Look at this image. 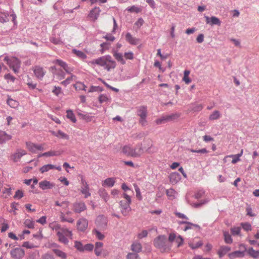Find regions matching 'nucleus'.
Returning <instances> with one entry per match:
<instances>
[{
  "mask_svg": "<svg viewBox=\"0 0 259 259\" xmlns=\"http://www.w3.org/2000/svg\"><path fill=\"white\" fill-rule=\"evenodd\" d=\"M175 190L172 188L166 190V194L168 197H175Z\"/></svg>",
  "mask_w": 259,
  "mask_h": 259,
  "instance_id": "obj_58",
  "label": "nucleus"
},
{
  "mask_svg": "<svg viewBox=\"0 0 259 259\" xmlns=\"http://www.w3.org/2000/svg\"><path fill=\"white\" fill-rule=\"evenodd\" d=\"M52 250L57 256L62 259L66 258L67 254L65 252H63V251L57 248H53Z\"/></svg>",
  "mask_w": 259,
  "mask_h": 259,
  "instance_id": "obj_26",
  "label": "nucleus"
},
{
  "mask_svg": "<svg viewBox=\"0 0 259 259\" xmlns=\"http://www.w3.org/2000/svg\"><path fill=\"white\" fill-rule=\"evenodd\" d=\"M25 225L27 227L30 229L33 228L34 226V222L30 221V220H26L25 221Z\"/></svg>",
  "mask_w": 259,
  "mask_h": 259,
  "instance_id": "obj_60",
  "label": "nucleus"
},
{
  "mask_svg": "<svg viewBox=\"0 0 259 259\" xmlns=\"http://www.w3.org/2000/svg\"><path fill=\"white\" fill-rule=\"evenodd\" d=\"M176 242L178 243V247L181 246L184 243V239L181 235H178L176 239Z\"/></svg>",
  "mask_w": 259,
  "mask_h": 259,
  "instance_id": "obj_54",
  "label": "nucleus"
},
{
  "mask_svg": "<svg viewBox=\"0 0 259 259\" xmlns=\"http://www.w3.org/2000/svg\"><path fill=\"white\" fill-rule=\"evenodd\" d=\"M178 224L179 225H183V224H186V226L184 227L183 229V230L184 231H187L188 230L192 229L193 228V227L197 228L198 229H200V226L197 224H193L191 222H188L187 221H179L178 222Z\"/></svg>",
  "mask_w": 259,
  "mask_h": 259,
  "instance_id": "obj_15",
  "label": "nucleus"
},
{
  "mask_svg": "<svg viewBox=\"0 0 259 259\" xmlns=\"http://www.w3.org/2000/svg\"><path fill=\"white\" fill-rule=\"evenodd\" d=\"M24 196V193L22 191L20 190H18L16 191L15 195L14 196V198L15 199H20Z\"/></svg>",
  "mask_w": 259,
  "mask_h": 259,
  "instance_id": "obj_53",
  "label": "nucleus"
},
{
  "mask_svg": "<svg viewBox=\"0 0 259 259\" xmlns=\"http://www.w3.org/2000/svg\"><path fill=\"white\" fill-rule=\"evenodd\" d=\"M203 245V243L201 241H199L196 243L192 242L189 243V246L192 249H195L200 247Z\"/></svg>",
  "mask_w": 259,
  "mask_h": 259,
  "instance_id": "obj_45",
  "label": "nucleus"
},
{
  "mask_svg": "<svg viewBox=\"0 0 259 259\" xmlns=\"http://www.w3.org/2000/svg\"><path fill=\"white\" fill-rule=\"evenodd\" d=\"M109 100V98L104 94H101L99 97V101L100 103L107 102Z\"/></svg>",
  "mask_w": 259,
  "mask_h": 259,
  "instance_id": "obj_49",
  "label": "nucleus"
},
{
  "mask_svg": "<svg viewBox=\"0 0 259 259\" xmlns=\"http://www.w3.org/2000/svg\"><path fill=\"white\" fill-rule=\"evenodd\" d=\"M88 226V221L85 218H81L77 221V229L81 232H84Z\"/></svg>",
  "mask_w": 259,
  "mask_h": 259,
  "instance_id": "obj_12",
  "label": "nucleus"
},
{
  "mask_svg": "<svg viewBox=\"0 0 259 259\" xmlns=\"http://www.w3.org/2000/svg\"><path fill=\"white\" fill-rule=\"evenodd\" d=\"M55 73L58 76V78L60 80L65 78V73L62 70H58V71Z\"/></svg>",
  "mask_w": 259,
  "mask_h": 259,
  "instance_id": "obj_57",
  "label": "nucleus"
},
{
  "mask_svg": "<svg viewBox=\"0 0 259 259\" xmlns=\"http://www.w3.org/2000/svg\"><path fill=\"white\" fill-rule=\"evenodd\" d=\"M100 47H101L102 49L101 50L100 52L102 54L104 53L105 50H107L109 48V44L107 42H103L100 45Z\"/></svg>",
  "mask_w": 259,
  "mask_h": 259,
  "instance_id": "obj_62",
  "label": "nucleus"
},
{
  "mask_svg": "<svg viewBox=\"0 0 259 259\" xmlns=\"http://www.w3.org/2000/svg\"><path fill=\"white\" fill-rule=\"evenodd\" d=\"M73 76H74L72 75V76L67 78L65 80L62 81L61 82V84L63 85L65 87H66L68 84L70 83L71 81L72 80Z\"/></svg>",
  "mask_w": 259,
  "mask_h": 259,
  "instance_id": "obj_55",
  "label": "nucleus"
},
{
  "mask_svg": "<svg viewBox=\"0 0 259 259\" xmlns=\"http://www.w3.org/2000/svg\"><path fill=\"white\" fill-rule=\"evenodd\" d=\"M74 87L76 90L86 91L87 86L81 82H77L75 84H74Z\"/></svg>",
  "mask_w": 259,
  "mask_h": 259,
  "instance_id": "obj_43",
  "label": "nucleus"
},
{
  "mask_svg": "<svg viewBox=\"0 0 259 259\" xmlns=\"http://www.w3.org/2000/svg\"><path fill=\"white\" fill-rule=\"evenodd\" d=\"M103 243L101 242H97L95 244V253L97 256L101 255Z\"/></svg>",
  "mask_w": 259,
  "mask_h": 259,
  "instance_id": "obj_29",
  "label": "nucleus"
},
{
  "mask_svg": "<svg viewBox=\"0 0 259 259\" xmlns=\"http://www.w3.org/2000/svg\"><path fill=\"white\" fill-rule=\"evenodd\" d=\"M221 117V113L219 111H214L209 116V120H214L219 119Z\"/></svg>",
  "mask_w": 259,
  "mask_h": 259,
  "instance_id": "obj_36",
  "label": "nucleus"
},
{
  "mask_svg": "<svg viewBox=\"0 0 259 259\" xmlns=\"http://www.w3.org/2000/svg\"><path fill=\"white\" fill-rule=\"evenodd\" d=\"M61 154V152L60 151H50L42 153V155H45V156H59Z\"/></svg>",
  "mask_w": 259,
  "mask_h": 259,
  "instance_id": "obj_41",
  "label": "nucleus"
},
{
  "mask_svg": "<svg viewBox=\"0 0 259 259\" xmlns=\"http://www.w3.org/2000/svg\"><path fill=\"white\" fill-rule=\"evenodd\" d=\"M181 114L178 112L172 113L169 114L162 116L160 118L157 119L156 123L157 124H161L167 122L174 121L180 117Z\"/></svg>",
  "mask_w": 259,
  "mask_h": 259,
  "instance_id": "obj_5",
  "label": "nucleus"
},
{
  "mask_svg": "<svg viewBox=\"0 0 259 259\" xmlns=\"http://www.w3.org/2000/svg\"><path fill=\"white\" fill-rule=\"evenodd\" d=\"M55 184L47 180H44L39 183V187L42 190L51 189L55 186Z\"/></svg>",
  "mask_w": 259,
  "mask_h": 259,
  "instance_id": "obj_14",
  "label": "nucleus"
},
{
  "mask_svg": "<svg viewBox=\"0 0 259 259\" xmlns=\"http://www.w3.org/2000/svg\"><path fill=\"white\" fill-rule=\"evenodd\" d=\"M57 232L62 233V234H64L66 236H68L69 238L72 239V233L67 228H61L60 230L57 231Z\"/></svg>",
  "mask_w": 259,
  "mask_h": 259,
  "instance_id": "obj_34",
  "label": "nucleus"
},
{
  "mask_svg": "<svg viewBox=\"0 0 259 259\" xmlns=\"http://www.w3.org/2000/svg\"><path fill=\"white\" fill-rule=\"evenodd\" d=\"M115 183V181L114 178H109L104 180L102 185L103 186H107L109 187H112L114 186Z\"/></svg>",
  "mask_w": 259,
  "mask_h": 259,
  "instance_id": "obj_32",
  "label": "nucleus"
},
{
  "mask_svg": "<svg viewBox=\"0 0 259 259\" xmlns=\"http://www.w3.org/2000/svg\"><path fill=\"white\" fill-rule=\"evenodd\" d=\"M231 231L233 235H238L240 234V228L239 227H233L231 229Z\"/></svg>",
  "mask_w": 259,
  "mask_h": 259,
  "instance_id": "obj_56",
  "label": "nucleus"
},
{
  "mask_svg": "<svg viewBox=\"0 0 259 259\" xmlns=\"http://www.w3.org/2000/svg\"><path fill=\"white\" fill-rule=\"evenodd\" d=\"M99 194L104 200L107 202L109 198V196L104 189H100L99 190Z\"/></svg>",
  "mask_w": 259,
  "mask_h": 259,
  "instance_id": "obj_33",
  "label": "nucleus"
},
{
  "mask_svg": "<svg viewBox=\"0 0 259 259\" xmlns=\"http://www.w3.org/2000/svg\"><path fill=\"white\" fill-rule=\"evenodd\" d=\"M26 154V152L24 150L18 149L16 152L14 153L11 156V159L14 162H16L19 161L21 157Z\"/></svg>",
  "mask_w": 259,
  "mask_h": 259,
  "instance_id": "obj_11",
  "label": "nucleus"
},
{
  "mask_svg": "<svg viewBox=\"0 0 259 259\" xmlns=\"http://www.w3.org/2000/svg\"><path fill=\"white\" fill-rule=\"evenodd\" d=\"M223 235L224 237V240L226 243L231 244L232 243V239L230 233L227 231H224L223 232Z\"/></svg>",
  "mask_w": 259,
  "mask_h": 259,
  "instance_id": "obj_40",
  "label": "nucleus"
},
{
  "mask_svg": "<svg viewBox=\"0 0 259 259\" xmlns=\"http://www.w3.org/2000/svg\"><path fill=\"white\" fill-rule=\"evenodd\" d=\"M231 249V248L228 246H221L218 251V254L220 258L224 256Z\"/></svg>",
  "mask_w": 259,
  "mask_h": 259,
  "instance_id": "obj_23",
  "label": "nucleus"
},
{
  "mask_svg": "<svg viewBox=\"0 0 259 259\" xmlns=\"http://www.w3.org/2000/svg\"><path fill=\"white\" fill-rule=\"evenodd\" d=\"M33 70L35 77L39 80H42L46 73L44 68L39 66H35Z\"/></svg>",
  "mask_w": 259,
  "mask_h": 259,
  "instance_id": "obj_10",
  "label": "nucleus"
},
{
  "mask_svg": "<svg viewBox=\"0 0 259 259\" xmlns=\"http://www.w3.org/2000/svg\"><path fill=\"white\" fill-rule=\"evenodd\" d=\"M136 114L139 116V122L143 126L147 125V117L148 114L147 108L146 106H140L136 107Z\"/></svg>",
  "mask_w": 259,
  "mask_h": 259,
  "instance_id": "obj_2",
  "label": "nucleus"
},
{
  "mask_svg": "<svg viewBox=\"0 0 259 259\" xmlns=\"http://www.w3.org/2000/svg\"><path fill=\"white\" fill-rule=\"evenodd\" d=\"M191 151L193 153H201V154H205L207 153L208 152V151L206 150L205 148H203L199 150H194L191 149Z\"/></svg>",
  "mask_w": 259,
  "mask_h": 259,
  "instance_id": "obj_59",
  "label": "nucleus"
},
{
  "mask_svg": "<svg viewBox=\"0 0 259 259\" xmlns=\"http://www.w3.org/2000/svg\"><path fill=\"white\" fill-rule=\"evenodd\" d=\"M11 139V135L7 134L6 132L0 131V144H3Z\"/></svg>",
  "mask_w": 259,
  "mask_h": 259,
  "instance_id": "obj_19",
  "label": "nucleus"
},
{
  "mask_svg": "<svg viewBox=\"0 0 259 259\" xmlns=\"http://www.w3.org/2000/svg\"><path fill=\"white\" fill-rule=\"evenodd\" d=\"M52 93L57 96L62 93V89L61 87L54 86V89L52 90Z\"/></svg>",
  "mask_w": 259,
  "mask_h": 259,
  "instance_id": "obj_50",
  "label": "nucleus"
},
{
  "mask_svg": "<svg viewBox=\"0 0 259 259\" xmlns=\"http://www.w3.org/2000/svg\"><path fill=\"white\" fill-rule=\"evenodd\" d=\"M4 78H5V79H6L7 80H11L13 82H14L15 81V79H16V78L14 76H13L10 73L5 74L4 76Z\"/></svg>",
  "mask_w": 259,
  "mask_h": 259,
  "instance_id": "obj_63",
  "label": "nucleus"
},
{
  "mask_svg": "<svg viewBox=\"0 0 259 259\" xmlns=\"http://www.w3.org/2000/svg\"><path fill=\"white\" fill-rule=\"evenodd\" d=\"M66 117L70 119L73 123L76 122V119L73 111L71 109H68L66 111Z\"/></svg>",
  "mask_w": 259,
  "mask_h": 259,
  "instance_id": "obj_31",
  "label": "nucleus"
},
{
  "mask_svg": "<svg viewBox=\"0 0 259 259\" xmlns=\"http://www.w3.org/2000/svg\"><path fill=\"white\" fill-rule=\"evenodd\" d=\"M205 18L206 19V23L207 24H210L211 25H216L218 26H220L221 24L220 20L215 16H212L210 18L208 16H205Z\"/></svg>",
  "mask_w": 259,
  "mask_h": 259,
  "instance_id": "obj_16",
  "label": "nucleus"
},
{
  "mask_svg": "<svg viewBox=\"0 0 259 259\" xmlns=\"http://www.w3.org/2000/svg\"><path fill=\"white\" fill-rule=\"evenodd\" d=\"M244 256V251L236 250L229 253L228 256L230 259H234L236 257H243Z\"/></svg>",
  "mask_w": 259,
  "mask_h": 259,
  "instance_id": "obj_21",
  "label": "nucleus"
},
{
  "mask_svg": "<svg viewBox=\"0 0 259 259\" xmlns=\"http://www.w3.org/2000/svg\"><path fill=\"white\" fill-rule=\"evenodd\" d=\"M102 91H103V89L102 87H101L100 86L92 85L90 87V89L89 90L88 92H89V93L95 92H102Z\"/></svg>",
  "mask_w": 259,
  "mask_h": 259,
  "instance_id": "obj_46",
  "label": "nucleus"
},
{
  "mask_svg": "<svg viewBox=\"0 0 259 259\" xmlns=\"http://www.w3.org/2000/svg\"><path fill=\"white\" fill-rule=\"evenodd\" d=\"M94 245L91 243L87 244L83 246V251H92L94 249Z\"/></svg>",
  "mask_w": 259,
  "mask_h": 259,
  "instance_id": "obj_61",
  "label": "nucleus"
},
{
  "mask_svg": "<svg viewBox=\"0 0 259 259\" xmlns=\"http://www.w3.org/2000/svg\"><path fill=\"white\" fill-rule=\"evenodd\" d=\"M26 147L29 150L33 153L36 152V144H35L30 142H27L26 143Z\"/></svg>",
  "mask_w": 259,
  "mask_h": 259,
  "instance_id": "obj_39",
  "label": "nucleus"
},
{
  "mask_svg": "<svg viewBox=\"0 0 259 259\" xmlns=\"http://www.w3.org/2000/svg\"><path fill=\"white\" fill-rule=\"evenodd\" d=\"M80 181L81 184H82L80 192L82 194L84 195V197L87 198L88 197L91 196V193L89 192V185L85 181L82 176L81 177Z\"/></svg>",
  "mask_w": 259,
  "mask_h": 259,
  "instance_id": "obj_9",
  "label": "nucleus"
},
{
  "mask_svg": "<svg viewBox=\"0 0 259 259\" xmlns=\"http://www.w3.org/2000/svg\"><path fill=\"white\" fill-rule=\"evenodd\" d=\"M153 243L156 248L160 249L162 251L169 249L167 245L166 237L164 235H159L157 237L154 239Z\"/></svg>",
  "mask_w": 259,
  "mask_h": 259,
  "instance_id": "obj_4",
  "label": "nucleus"
},
{
  "mask_svg": "<svg viewBox=\"0 0 259 259\" xmlns=\"http://www.w3.org/2000/svg\"><path fill=\"white\" fill-rule=\"evenodd\" d=\"M8 14L0 12V22L5 23L9 21Z\"/></svg>",
  "mask_w": 259,
  "mask_h": 259,
  "instance_id": "obj_44",
  "label": "nucleus"
},
{
  "mask_svg": "<svg viewBox=\"0 0 259 259\" xmlns=\"http://www.w3.org/2000/svg\"><path fill=\"white\" fill-rule=\"evenodd\" d=\"M131 203V202H128L126 200H121L119 202V204L121 208V212L123 215L126 216L131 210L130 207Z\"/></svg>",
  "mask_w": 259,
  "mask_h": 259,
  "instance_id": "obj_8",
  "label": "nucleus"
},
{
  "mask_svg": "<svg viewBox=\"0 0 259 259\" xmlns=\"http://www.w3.org/2000/svg\"><path fill=\"white\" fill-rule=\"evenodd\" d=\"M96 223L98 226L105 228L107 226V221L103 215H99L98 217Z\"/></svg>",
  "mask_w": 259,
  "mask_h": 259,
  "instance_id": "obj_20",
  "label": "nucleus"
},
{
  "mask_svg": "<svg viewBox=\"0 0 259 259\" xmlns=\"http://www.w3.org/2000/svg\"><path fill=\"white\" fill-rule=\"evenodd\" d=\"M10 254L14 259H22L25 255V251L22 248L17 247L11 250Z\"/></svg>",
  "mask_w": 259,
  "mask_h": 259,
  "instance_id": "obj_6",
  "label": "nucleus"
},
{
  "mask_svg": "<svg viewBox=\"0 0 259 259\" xmlns=\"http://www.w3.org/2000/svg\"><path fill=\"white\" fill-rule=\"evenodd\" d=\"M127 259H140V257L138 253H128L127 255Z\"/></svg>",
  "mask_w": 259,
  "mask_h": 259,
  "instance_id": "obj_52",
  "label": "nucleus"
},
{
  "mask_svg": "<svg viewBox=\"0 0 259 259\" xmlns=\"http://www.w3.org/2000/svg\"><path fill=\"white\" fill-rule=\"evenodd\" d=\"M101 12V10L99 7H95L90 10L88 17L91 21L95 22L98 19Z\"/></svg>",
  "mask_w": 259,
  "mask_h": 259,
  "instance_id": "obj_7",
  "label": "nucleus"
},
{
  "mask_svg": "<svg viewBox=\"0 0 259 259\" xmlns=\"http://www.w3.org/2000/svg\"><path fill=\"white\" fill-rule=\"evenodd\" d=\"M4 60L7 62L10 68L21 65L20 61L15 57L9 59L8 57H6Z\"/></svg>",
  "mask_w": 259,
  "mask_h": 259,
  "instance_id": "obj_13",
  "label": "nucleus"
},
{
  "mask_svg": "<svg viewBox=\"0 0 259 259\" xmlns=\"http://www.w3.org/2000/svg\"><path fill=\"white\" fill-rule=\"evenodd\" d=\"M55 167V165L51 164H48L45 165L40 168V171L41 173H44L45 172L48 171L50 169H54Z\"/></svg>",
  "mask_w": 259,
  "mask_h": 259,
  "instance_id": "obj_35",
  "label": "nucleus"
},
{
  "mask_svg": "<svg viewBox=\"0 0 259 259\" xmlns=\"http://www.w3.org/2000/svg\"><path fill=\"white\" fill-rule=\"evenodd\" d=\"M72 52L80 59H85L87 57L86 54L81 51L73 49Z\"/></svg>",
  "mask_w": 259,
  "mask_h": 259,
  "instance_id": "obj_37",
  "label": "nucleus"
},
{
  "mask_svg": "<svg viewBox=\"0 0 259 259\" xmlns=\"http://www.w3.org/2000/svg\"><path fill=\"white\" fill-rule=\"evenodd\" d=\"M241 225L243 229L246 231H250L251 230V225L249 223H242Z\"/></svg>",
  "mask_w": 259,
  "mask_h": 259,
  "instance_id": "obj_51",
  "label": "nucleus"
},
{
  "mask_svg": "<svg viewBox=\"0 0 259 259\" xmlns=\"http://www.w3.org/2000/svg\"><path fill=\"white\" fill-rule=\"evenodd\" d=\"M83 246L82 244L78 241H75L74 242V247L76 248L77 250L80 252L83 251Z\"/></svg>",
  "mask_w": 259,
  "mask_h": 259,
  "instance_id": "obj_48",
  "label": "nucleus"
},
{
  "mask_svg": "<svg viewBox=\"0 0 259 259\" xmlns=\"http://www.w3.org/2000/svg\"><path fill=\"white\" fill-rule=\"evenodd\" d=\"M124 57L126 59L132 60L134 58V54L132 52L124 53Z\"/></svg>",
  "mask_w": 259,
  "mask_h": 259,
  "instance_id": "obj_64",
  "label": "nucleus"
},
{
  "mask_svg": "<svg viewBox=\"0 0 259 259\" xmlns=\"http://www.w3.org/2000/svg\"><path fill=\"white\" fill-rule=\"evenodd\" d=\"M91 62L93 65L96 64L102 67L104 69L108 71H110L111 69H114L116 66V62L109 55L103 56L98 58L93 59Z\"/></svg>",
  "mask_w": 259,
  "mask_h": 259,
  "instance_id": "obj_1",
  "label": "nucleus"
},
{
  "mask_svg": "<svg viewBox=\"0 0 259 259\" xmlns=\"http://www.w3.org/2000/svg\"><path fill=\"white\" fill-rule=\"evenodd\" d=\"M247 253L249 256H251L253 258H257L259 257V251L255 250L252 247L248 248Z\"/></svg>",
  "mask_w": 259,
  "mask_h": 259,
  "instance_id": "obj_30",
  "label": "nucleus"
},
{
  "mask_svg": "<svg viewBox=\"0 0 259 259\" xmlns=\"http://www.w3.org/2000/svg\"><path fill=\"white\" fill-rule=\"evenodd\" d=\"M54 63L62 67L66 72H69V67L68 66V65L64 61L61 60L57 59L54 61Z\"/></svg>",
  "mask_w": 259,
  "mask_h": 259,
  "instance_id": "obj_27",
  "label": "nucleus"
},
{
  "mask_svg": "<svg viewBox=\"0 0 259 259\" xmlns=\"http://www.w3.org/2000/svg\"><path fill=\"white\" fill-rule=\"evenodd\" d=\"M54 135L59 138L68 140L69 139V136L66 134L65 133H63L60 130H59L57 133H54Z\"/></svg>",
  "mask_w": 259,
  "mask_h": 259,
  "instance_id": "obj_42",
  "label": "nucleus"
},
{
  "mask_svg": "<svg viewBox=\"0 0 259 259\" xmlns=\"http://www.w3.org/2000/svg\"><path fill=\"white\" fill-rule=\"evenodd\" d=\"M7 103L11 108H17L19 105V102L18 101L10 98L8 99Z\"/></svg>",
  "mask_w": 259,
  "mask_h": 259,
  "instance_id": "obj_38",
  "label": "nucleus"
},
{
  "mask_svg": "<svg viewBox=\"0 0 259 259\" xmlns=\"http://www.w3.org/2000/svg\"><path fill=\"white\" fill-rule=\"evenodd\" d=\"M56 235L58 238V241L65 245H67L69 243V240L67 238L68 236H66L65 235L62 234V233L57 232Z\"/></svg>",
  "mask_w": 259,
  "mask_h": 259,
  "instance_id": "obj_24",
  "label": "nucleus"
},
{
  "mask_svg": "<svg viewBox=\"0 0 259 259\" xmlns=\"http://www.w3.org/2000/svg\"><path fill=\"white\" fill-rule=\"evenodd\" d=\"M168 178L172 184H176L181 180V176L178 172H174L169 175Z\"/></svg>",
  "mask_w": 259,
  "mask_h": 259,
  "instance_id": "obj_17",
  "label": "nucleus"
},
{
  "mask_svg": "<svg viewBox=\"0 0 259 259\" xmlns=\"http://www.w3.org/2000/svg\"><path fill=\"white\" fill-rule=\"evenodd\" d=\"M125 39L130 44L132 45H137L138 43L139 39L136 37H133L131 34L127 32L125 35Z\"/></svg>",
  "mask_w": 259,
  "mask_h": 259,
  "instance_id": "obj_22",
  "label": "nucleus"
},
{
  "mask_svg": "<svg viewBox=\"0 0 259 259\" xmlns=\"http://www.w3.org/2000/svg\"><path fill=\"white\" fill-rule=\"evenodd\" d=\"M93 233L99 240H102L105 237V236L97 229H94Z\"/></svg>",
  "mask_w": 259,
  "mask_h": 259,
  "instance_id": "obj_47",
  "label": "nucleus"
},
{
  "mask_svg": "<svg viewBox=\"0 0 259 259\" xmlns=\"http://www.w3.org/2000/svg\"><path fill=\"white\" fill-rule=\"evenodd\" d=\"M143 149L141 144L137 145L135 148L133 149L128 146H125L122 148V152L128 156L133 157H139L142 153Z\"/></svg>",
  "mask_w": 259,
  "mask_h": 259,
  "instance_id": "obj_3",
  "label": "nucleus"
},
{
  "mask_svg": "<svg viewBox=\"0 0 259 259\" xmlns=\"http://www.w3.org/2000/svg\"><path fill=\"white\" fill-rule=\"evenodd\" d=\"M131 249L134 253H138L142 250V245L139 242H134L132 244Z\"/></svg>",
  "mask_w": 259,
  "mask_h": 259,
  "instance_id": "obj_28",
  "label": "nucleus"
},
{
  "mask_svg": "<svg viewBox=\"0 0 259 259\" xmlns=\"http://www.w3.org/2000/svg\"><path fill=\"white\" fill-rule=\"evenodd\" d=\"M74 211L76 213H80L86 209V205L84 202L75 203L73 205Z\"/></svg>",
  "mask_w": 259,
  "mask_h": 259,
  "instance_id": "obj_18",
  "label": "nucleus"
},
{
  "mask_svg": "<svg viewBox=\"0 0 259 259\" xmlns=\"http://www.w3.org/2000/svg\"><path fill=\"white\" fill-rule=\"evenodd\" d=\"M113 56L116 60L122 65L125 64V61L123 59V56L122 53H118V51H114L113 53Z\"/></svg>",
  "mask_w": 259,
  "mask_h": 259,
  "instance_id": "obj_25",
  "label": "nucleus"
}]
</instances>
